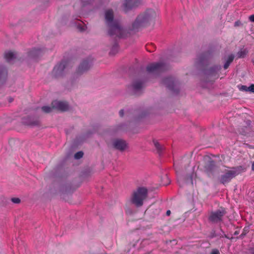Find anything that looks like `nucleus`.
Here are the masks:
<instances>
[{
  "label": "nucleus",
  "instance_id": "1",
  "mask_svg": "<svg viewBox=\"0 0 254 254\" xmlns=\"http://www.w3.org/2000/svg\"><path fill=\"white\" fill-rule=\"evenodd\" d=\"M105 17L106 22L109 28V34L111 35L115 34L120 36L122 29L118 23L113 19V11L110 9L106 10L105 13Z\"/></svg>",
  "mask_w": 254,
  "mask_h": 254
},
{
  "label": "nucleus",
  "instance_id": "2",
  "mask_svg": "<svg viewBox=\"0 0 254 254\" xmlns=\"http://www.w3.org/2000/svg\"><path fill=\"white\" fill-rule=\"evenodd\" d=\"M157 15V14L154 10H147L144 14L140 15L137 17L132 25L133 28L136 29L145 25L148 23L153 21Z\"/></svg>",
  "mask_w": 254,
  "mask_h": 254
},
{
  "label": "nucleus",
  "instance_id": "3",
  "mask_svg": "<svg viewBox=\"0 0 254 254\" xmlns=\"http://www.w3.org/2000/svg\"><path fill=\"white\" fill-rule=\"evenodd\" d=\"M147 196V190L145 188H140L135 191L131 197V202L137 207L142 205L143 202Z\"/></svg>",
  "mask_w": 254,
  "mask_h": 254
},
{
  "label": "nucleus",
  "instance_id": "4",
  "mask_svg": "<svg viewBox=\"0 0 254 254\" xmlns=\"http://www.w3.org/2000/svg\"><path fill=\"white\" fill-rule=\"evenodd\" d=\"M225 213V210L223 208L212 212L209 216V220L213 222H219L222 220Z\"/></svg>",
  "mask_w": 254,
  "mask_h": 254
},
{
  "label": "nucleus",
  "instance_id": "5",
  "mask_svg": "<svg viewBox=\"0 0 254 254\" xmlns=\"http://www.w3.org/2000/svg\"><path fill=\"white\" fill-rule=\"evenodd\" d=\"M112 145L114 148L121 151H123L127 148V142L125 140L120 139L114 140Z\"/></svg>",
  "mask_w": 254,
  "mask_h": 254
},
{
  "label": "nucleus",
  "instance_id": "6",
  "mask_svg": "<svg viewBox=\"0 0 254 254\" xmlns=\"http://www.w3.org/2000/svg\"><path fill=\"white\" fill-rule=\"evenodd\" d=\"M51 105L54 109L61 111H65L68 109V105L64 102L55 100L52 103Z\"/></svg>",
  "mask_w": 254,
  "mask_h": 254
},
{
  "label": "nucleus",
  "instance_id": "7",
  "mask_svg": "<svg viewBox=\"0 0 254 254\" xmlns=\"http://www.w3.org/2000/svg\"><path fill=\"white\" fill-rule=\"evenodd\" d=\"M236 175V173L234 171H228L225 175H223L220 181L222 184H225L229 182Z\"/></svg>",
  "mask_w": 254,
  "mask_h": 254
},
{
  "label": "nucleus",
  "instance_id": "8",
  "mask_svg": "<svg viewBox=\"0 0 254 254\" xmlns=\"http://www.w3.org/2000/svg\"><path fill=\"white\" fill-rule=\"evenodd\" d=\"M163 68V65L160 63L152 64L147 67V70L149 72H153L162 70Z\"/></svg>",
  "mask_w": 254,
  "mask_h": 254
},
{
  "label": "nucleus",
  "instance_id": "9",
  "mask_svg": "<svg viewBox=\"0 0 254 254\" xmlns=\"http://www.w3.org/2000/svg\"><path fill=\"white\" fill-rule=\"evenodd\" d=\"M42 54V52L39 49H33L28 54V58L32 60H37Z\"/></svg>",
  "mask_w": 254,
  "mask_h": 254
},
{
  "label": "nucleus",
  "instance_id": "10",
  "mask_svg": "<svg viewBox=\"0 0 254 254\" xmlns=\"http://www.w3.org/2000/svg\"><path fill=\"white\" fill-rule=\"evenodd\" d=\"M137 0H126L124 3L125 10H127L134 6Z\"/></svg>",
  "mask_w": 254,
  "mask_h": 254
},
{
  "label": "nucleus",
  "instance_id": "11",
  "mask_svg": "<svg viewBox=\"0 0 254 254\" xmlns=\"http://www.w3.org/2000/svg\"><path fill=\"white\" fill-rule=\"evenodd\" d=\"M4 57L5 59L10 62L16 58V54L11 51H8L5 53Z\"/></svg>",
  "mask_w": 254,
  "mask_h": 254
},
{
  "label": "nucleus",
  "instance_id": "12",
  "mask_svg": "<svg viewBox=\"0 0 254 254\" xmlns=\"http://www.w3.org/2000/svg\"><path fill=\"white\" fill-rule=\"evenodd\" d=\"M7 72L5 68H0V83H3L6 76Z\"/></svg>",
  "mask_w": 254,
  "mask_h": 254
},
{
  "label": "nucleus",
  "instance_id": "13",
  "mask_svg": "<svg viewBox=\"0 0 254 254\" xmlns=\"http://www.w3.org/2000/svg\"><path fill=\"white\" fill-rule=\"evenodd\" d=\"M88 64L86 63L82 64L78 68V72H82L87 70L89 68Z\"/></svg>",
  "mask_w": 254,
  "mask_h": 254
},
{
  "label": "nucleus",
  "instance_id": "14",
  "mask_svg": "<svg viewBox=\"0 0 254 254\" xmlns=\"http://www.w3.org/2000/svg\"><path fill=\"white\" fill-rule=\"evenodd\" d=\"M234 58V57L233 55H231L229 56V57H228L227 60L226 61V62L225 63V64L224 65V68L225 69H226L228 67L230 64L233 61Z\"/></svg>",
  "mask_w": 254,
  "mask_h": 254
},
{
  "label": "nucleus",
  "instance_id": "15",
  "mask_svg": "<svg viewBox=\"0 0 254 254\" xmlns=\"http://www.w3.org/2000/svg\"><path fill=\"white\" fill-rule=\"evenodd\" d=\"M42 110L44 112L48 113L52 112L53 111V110H54V108H53L52 106L51 107H48V106H43L42 108Z\"/></svg>",
  "mask_w": 254,
  "mask_h": 254
},
{
  "label": "nucleus",
  "instance_id": "16",
  "mask_svg": "<svg viewBox=\"0 0 254 254\" xmlns=\"http://www.w3.org/2000/svg\"><path fill=\"white\" fill-rule=\"evenodd\" d=\"M133 88L135 90H138L142 88V84L140 82H136L133 84Z\"/></svg>",
  "mask_w": 254,
  "mask_h": 254
},
{
  "label": "nucleus",
  "instance_id": "17",
  "mask_svg": "<svg viewBox=\"0 0 254 254\" xmlns=\"http://www.w3.org/2000/svg\"><path fill=\"white\" fill-rule=\"evenodd\" d=\"M83 152L81 151H79L74 155V157L75 159H78L81 158L83 156Z\"/></svg>",
  "mask_w": 254,
  "mask_h": 254
},
{
  "label": "nucleus",
  "instance_id": "18",
  "mask_svg": "<svg viewBox=\"0 0 254 254\" xmlns=\"http://www.w3.org/2000/svg\"><path fill=\"white\" fill-rule=\"evenodd\" d=\"M239 89L241 91L248 92V87L245 85H241L239 87Z\"/></svg>",
  "mask_w": 254,
  "mask_h": 254
},
{
  "label": "nucleus",
  "instance_id": "19",
  "mask_svg": "<svg viewBox=\"0 0 254 254\" xmlns=\"http://www.w3.org/2000/svg\"><path fill=\"white\" fill-rule=\"evenodd\" d=\"M195 177H196V174L195 173H192L191 175V176H190V177H189V178H188V180H190V183L191 184H193L192 179L194 178H195Z\"/></svg>",
  "mask_w": 254,
  "mask_h": 254
},
{
  "label": "nucleus",
  "instance_id": "20",
  "mask_svg": "<svg viewBox=\"0 0 254 254\" xmlns=\"http://www.w3.org/2000/svg\"><path fill=\"white\" fill-rule=\"evenodd\" d=\"M248 92L254 93V84H252L248 87Z\"/></svg>",
  "mask_w": 254,
  "mask_h": 254
},
{
  "label": "nucleus",
  "instance_id": "21",
  "mask_svg": "<svg viewBox=\"0 0 254 254\" xmlns=\"http://www.w3.org/2000/svg\"><path fill=\"white\" fill-rule=\"evenodd\" d=\"M154 146H155V147L158 150H160L161 149V146H160V145L159 144V143L157 141H154Z\"/></svg>",
  "mask_w": 254,
  "mask_h": 254
},
{
  "label": "nucleus",
  "instance_id": "22",
  "mask_svg": "<svg viewBox=\"0 0 254 254\" xmlns=\"http://www.w3.org/2000/svg\"><path fill=\"white\" fill-rule=\"evenodd\" d=\"M11 201L14 203H19L20 202V200L18 198H12Z\"/></svg>",
  "mask_w": 254,
  "mask_h": 254
},
{
  "label": "nucleus",
  "instance_id": "23",
  "mask_svg": "<svg viewBox=\"0 0 254 254\" xmlns=\"http://www.w3.org/2000/svg\"><path fill=\"white\" fill-rule=\"evenodd\" d=\"M247 52L246 51L241 52L239 53V57H244L247 54Z\"/></svg>",
  "mask_w": 254,
  "mask_h": 254
},
{
  "label": "nucleus",
  "instance_id": "24",
  "mask_svg": "<svg viewBox=\"0 0 254 254\" xmlns=\"http://www.w3.org/2000/svg\"><path fill=\"white\" fill-rule=\"evenodd\" d=\"M210 171L211 169L209 166H207V167H205V171L207 173L208 175H209L210 174Z\"/></svg>",
  "mask_w": 254,
  "mask_h": 254
},
{
  "label": "nucleus",
  "instance_id": "25",
  "mask_svg": "<svg viewBox=\"0 0 254 254\" xmlns=\"http://www.w3.org/2000/svg\"><path fill=\"white\" fill-rule=\"evenodd\" d=\"M171 81V79L170 78H167L164 81V84L169 86V82H170Z\"/></svg>",
  "mask_w": 254,
  "mask_h": 254
},
{
  "label": "nucleus",
  "instance_id": "26",
  "mask_svg": "<svg viewBox=\"0 0 254 254\" xmlns=\"http://www.w3.org/2000/svg\"><path fill=\"white\" fill-rule=\"evenodd\" d=\"M62 68V66H59L58 67H56L54 69V71L56 72H57L59 69H61Z\"/></svg>",
  "mask_w": 254,
  "mask_h": 254
},
{
  "label": "nucleus",
  "instance_id": "27",
  "mask_svg": "<svg viewBox=\"0 0 254 254\" xmlns=\"http://www.w3.org/2000/svg\"><path fill=\"white\" fill-rule=\"evenodd\" d=\"M211 254H219V252L217 250H214L212 251Z\"/></svg>",
  "mask_w": 254,
  "mask_h": 254
},
{
  "label": "nucleus",
  "instance_id": "28",
  "mask_svg": "<svg viewBox=\"0 0 254 254\" xmlns=\"http://www.w3.org/2000/svg\"><path fill=\"white\" fill-rule=\"evenodd\" d=\"M249 19L251 21L254 22V14L251 15L249 17Z\"/></svg>",
  "mask_w": 254,
  "mask_h": 254
},
{
  "label": "nucleus",
  "instance_id": "29",
  "mask_svg": "<svg viewBox=\"0 0 254 254\" xmlns=\"http://www.w3.org/2000/svg\"><path fill=\"white\" fill-rule=\"evenodd\" d=\"M78 28L80 31H84L86 29V26H83V27H82V28H81L80 26H78Z\"/></svg>",
  "mask_w": 254,
  "mask_h": 254
},
{
  "label": "nucleus",
  "instance_id": "30",
  "mask_svg": "<svg viewBox=\"0 0 254 254\" xmlns=\"http://www.w3.org/2000/svg\"><path fill=\"white\" fill-rule=\"evenodd\" d=\"M120 116L121 117L123 116V115H124V111H123V110H121L120 111Z\"/></svg>",
  "mask_w": 254,
  "mask_h": 254
},
{
  "label": "nucleus",
  "instance_id": "31",
  "mask_svg": "<svg viewBox=\"0 0 254 254\" xmlns=\"http://www.w3.org/2000/svg\"><path fill=\"white\" fill-rule=\"evenodd\" d=\"M170 214H171L170 210H167V212H166L167 215L169 216V215H170Z\"/></svg>",
  "mask_w": 254,
  "mask_h": 254
},
{
  "label": "nucleus",
  "instance_id": "32",
  "mask_svg": "<svg viewBox=\"0 0 254 254\" xmlns=\"http://www.w3.org/2000/svg\"><path fill=\"white\" fill-rule=\"evenodd\" d=\"M252 169L253 170H254V162L252 164Z\"/></svg>",
  "mask_w": 254,
  "mask_h": 254
},
{
  "label": "nucleus",
  "instance_id": "33",
  "mask_svg": "<svg viewBox=\"0 0 254 254\" xmlns=\"http://www.w3.org/2000/svg\"><path fill=\"white\" fill-rule=\"evenodd\" d=\"M252 253L254 254V247L252 249Z\"/></svg>",
  "mask_w": 254,
  "mask_h": 254
},
{
  "label": "nucleus",
  "instance_id": "34",
  "mask_svg": "<svg viewBox=\"0 0 254 254\" xmlns=\"http://www.w3.org/2000/svg\"><path fill=\"white\" fill-rule=\"evenodd\" d=\"M235 26H238V25H239V22H235Z\"/></svg>",
  "mask_w": 254,
  "mask_h": 254
}]
</instances>
